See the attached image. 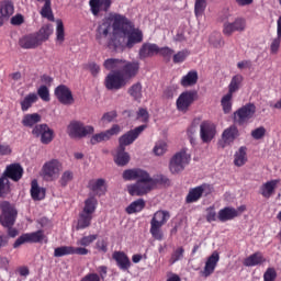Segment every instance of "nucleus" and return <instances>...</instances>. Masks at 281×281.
Returning a JSON list of instances; mask_svg holds the SVG:
<instances>
[{
  "instance_id": "obj_1",
  "label": "nucleus",
  "mask_w": 281,
  "mask_h": 281,
  "mask_svg": "<svg viewBox=\"0 0 281 281\" xmlns=\"http://www.w3.org/2000/svg\"><path fill=\"white\" fill-rule=\"evenodd\" d=\"M104 69L112 71L105 77V88L109 91H119L126 87L128 80H133L139 74V63L126 59L108 58L103 63Z\"/></svg>"
},
{
  "instance_id": "obj_2",
  "label": "nucleus",
  "mask_w": 281,
  "mask_h": 281,
  "mask_svg": "<svg viewBox=\"0 0 281 281\" xmlns=\"http://www.w3.org/2000/svg\"><path fill=\"white\" fill-rule=\"evenodd\" d=\"M122 177L124 181H136V183L127 186V192L131 196H144L148 171L139 168L126 169Z\"/></svg>"
},
{
  "instance_id": "obj_3",
  "label": "nucleus",
  "mask_w": 281,
  "mask_h": 281,
  "mask_svg": "<svg viewBox=\"0 0 281 281\" xmlns=\"http://www.w3.org/2000/svg\"><path fill=\"white\" fill-rule=\"evenodd\" d=\"M170 221V212L157 211L150 220L149 234L154 240H164V231L161 228Z\"/></svg>"
},
{
  "instance_id": "obj_4",
  "label": "nucleus",
  "mask_w": 281,
  "mask_h": 281,
  "mask_svg": "<svg viewBox=\"0 0 281 281\" xmlns=\"http://www.w3.org/2000/svg\"><path fill=\"white\" fill-rule=\"evenodd\" d=\"M0 225L2 227H14V223H16V217L19 216L16 207L8 201H2L0 202Z\"/></svg>"
},
{
  "instance_id": "obj_5",
  "label": "nucleus",
  "mask_w": 281,
  "mask_h": 281,
  "mask_svg": "<svg viewBox=\"0 0 281 281\" xmlns=\"http://www.w3.org/2000/svg\"><path fill=\"white\" fill-rule=\"evenodd\" d=\"M114 34H127L132 30L133 23L127 20L125 15L110 12L108 15Z\"/></svg>"
},
{
  "instance_id": "obj_6",
  "label": "nucleus",
  "mask_w": 281,
  "mask_h": 281,
  "mask_svg": "<svg viewBox=\"0 0 281 281\" xmlns=\"http://www.w3.org/2000/svg\"><path fill=\"white\" fill-rule=\"evenodd\" d=\"M190 155L186 149H181L176 153L169 162V170L172 175H179V172H183L186 170V166L190 164Z\"/></svg>"
},
{
  "instance_id": "obj_7",
  "label": "nucleus",
  "mask_w": 281,
  "mask_h": 281,
  "mask_svg": "<svg viewBox=\"0 0 281 281\" xmlns=\"http://www.w3.org/2000/svg\"><path fill=\"white\" fill-rule=\"evenodd\" d=\"M199 100V92L196 90L183 91L176 101V106L180 113H188L190 106Z\"/></svg>"
},
{
  "instance_id": "obj_8",
  "label": "nucleus",
  "mask_w": 281,
  "mask_h": 281,
  "mask_svg": "<svg viewBox=\"0 0 281 281\" xmlns=\"http://www.w3.org/2000/svg\"><path fill=\"white\" fill-rule=\"evenodd\" d=\"M63 164L58 159H50L42 167V177L45 181H56L60 175Z\"/></svg>"
},
{
  "instance_id": "obj_9",
  "label": "nucleus",
  "mask_w": 281,
  "mask_h": 281,
  "mask_svg": "<svg viewBox=\"0 0 281 281\" xmlns=\"http://www.w3.org/2000/svg\"><path fill=\"white\" fill-rule=\"evenodd\" d=\"M214 192V187L209 183H203L201 186L191 188L186 196V203H196L204 194V196H210Z\"/></svg>"
},
{
  "instance_id": "obj_10",
  "label": "nucleus",
  "mask_w": 281,
  "mask_h": 281,
  "mask_svg": "<svg viewBox=\"0 0 281 281\" xmlns=\"http://www.w3.org/2000/svg\"><path fill=\"white\" fill-rule=\"evenodd\" d=\"M254 115H256V105L254 103H247L234 113V122L238 126H245Z\"/></svg>"
},
{
  "instance_id": "obj_11",
  "label": "nucleus",
  "mask_w": 281,
  "mask_h": 281,
  "mask_svg": "<svg viewBox=\"0 0 281 281\" xmlns=\"http://www.w3.org/2000/svg\"><path fill=\"white\" fill-rule=\"evenodd\" d=\"M93 126H85L80 121H74L68 125V134L70 137H87V135H93Z\"/></svg>"
},
{
  "instance_id": "obj_12",
  "label": "nucleus",
  "mask_w": 281,
  "mask_h": 281,
  "mask_svg": "<svg viewBox=\"0 0 281 281\" xmlns=\"http://www.w3.org/2000/svg\"><path fill=\"white\" fill-rule=\"evenodd\" d=\"M32 135H34V137H41V142L44 145L54 142V130L49 128L47 124L35 125L32 130Z\"/></svg>"
},
{
  "instance_id": "obj_13",
  "label": "nucleus",
  "mask_w": 281,
  "mask_h": 281,
  "mask_svg": "<svg viewBox=\"0 0 281 281\" xmlns=\"http://www.w3.org/2000/svg\"><path fill=\"white\" fill-rule=\"evenodd\" d=\"M45 239V233L43 231H37L33 233L22 234L13 244V249H19L21 245H25V243H43Z\"/></svg>"
},
{
  "instance_id": "obj_14",
  "label": "nucleus",
  "mask_w": 281,
  "mask_h": 281,
  "mask_svg": "<svg viewBox=\"0 0 281 281\" xmlns=\"http://www.w3.org/2000/svg\"><path fill=\"white\" fill-rule=\"evenodd\" d=\"M216 137V124L211 121H203L200 124V138L203 144H210Z\"/></svg>"
},
{
  "instance_id": "obj_15",
  "label": "nucleus",
  "mask_w": 281,
  "mask_h": 281,
  "mask_svg": "<svg viewBox=\"0 0 281 281\" xmlns=\"http://www.w3.org/2000/svg\"><path fill=\"white\" fill-rule=\"evenodd\" d=\"M144 131H146V125H139L138 127L128 131L119 138V147L123 150L126 146H131V144H133V142L144 133Z\"/></svg>"
},
{
  "instance_id": "obj_16",
  "label": "nucleus",
  "mask_w": 281,
  "mask_h": 281,
  "mask_svg": "<svg viewBox=\"0 0 281 281\" xmlns=\"http://www.w3.org/2000/svg\"><path fill=\"white\" fill-rule=\"evenodd\" d=\"M111 32H113V24H111V19L105 15L95 30V41L102 45V40L108 38Z\"/></svg>"
},
{
  "instance_id": "obj_17",
  "label": "nucleus",
  "mask_w": 281,
  "mask_h": 281,
  "mask_svg": "<svg viewBox=\"0 0 281 281\" xmlns=\"http://www.w3.org/2000/svg\"><path fill=\"white\" fill-rule=\"evenodd\" d=\"M247 29V20L245 18H237L234 22L224 23L223 34L232 36L234 32H245Z\"/></svg>"
},
{
  "instance_id": "obj_18",
  "label": "nucleus",
  "mask_w": 281,
  "mask_h": 281,
  "mask_svg": "<svg viewBox=\"0 0 281 281\" xmlns=\"http://www.w3.org/2000/svg\"><path fill=\"white\" fill-rule=\"evenodd\" d=\"M55 95H56L58 102H60V104H64L66 106H69L71 104H74V102H75L74 94L71 93V90L69 89V87H67L65 85H59L55 89Z\"/></svg>"
},
{
  "instance_id": "obj_19",
  "label": "nucleus",
  "mask_w": 281,
  "mask_h": 281,
  "mask_svg": "<svg viewBox=\"0 0 281 281\" xmlns=\"http://www.w3.org/2000/svg\"><path fill=\"white\" fill-rule=\"evenodd\" d=\"M238 137H240L238 127L236 125H231L222 133V142H220L221 148H225L226 146L234 144Z\"/></svg>"
},
{
  "instance_id": "obj_20",
  "label": "nucleus",
  "mask_w": 281,
  "mask_h": 281,
  "mask_svg": "<svg viewBox=\"0 0 281 281\" xmlns=\"http://www.w3.org/2000/svg\"><path fill=\"white\" fill-rule=\"evenodd\" d=\"M120 131H122L120 125L114 124L110 130H106L105 132H101L99 134H94L91 137L90 143L95 146V144H100L101 142H109V139L113 137V135H120Z\"/></svg>"
},
{
  "instance_id": "obj_21",
  "label": "nucleus",
  "mask_w": 281,
  "mask_h": 281,
  "mask_svg": "<svg viewBox=\"0 0 281 281\" xmlns=\"http://www.w3.org/2000/svg\"><path fill=\"white\" fill-rule=\"evenodd\" d=\"M23 167L21 164H11L7 166L5 170L2 173V177L4 179H8L10 181H14L15 183L19 182L20 179H23Z\"/></svg>"
},
{
  "instance_id": "obj_22",
  "label": "nucleus",
  "mask_w": 281,
  "mask_h": 281,
  "mask_svg": "<svg viewBox=\"0 0 281 281\" xmlns=\"http://www.w3.org/2000/svg\"><path fill=\"white\" fill-rule=\"evenodd\" d=\"M90 12L93 16H99L100 12H109L113 1L111 0H89Z\"/></svg>"
},
{
  "instance_id": "obj_23",
  "label": "nucleus",
  "mask_w": 281,
  "mask_h": 281,
  "mask_svg": "<svg viewBox=\"0 0 281 281\" xmlns=\"http://www.w3.org/2000/svg\"><path fill=\"white\" fill-rule=\"evenodd\" d=\"M167 183H170V180L166 176L158 175L153 178L150 177V173H147V179L145 182V194H148V192L155 190L157 186H167Z\"/></svg>"
},
{
  "instance_id": "obj_24",
  "label": "nucleus",
  "mask_w": 281,
  "mask_h": 281,
  "mask_svg": "<svg viewBox=\"0 0 281 281\" xmlns=\"http://www.w3.org/2000/svg\"><path fill=\"white\" fill-rule=\"evenodd\" d=\"M218 260H221V255H218V251H213L212 255L206 259L204 269L201 271V276H203V278H210V276H212V273H214L216 270Z\"/></svg>"
},
{
  "instance_id": "obj_25",
  "label": "nucleus",
  "mask_w": 281,
  "mask_h": 281,
  "mask_svg": "<svg viewBox=\"0 0 281 281\" xmlns=\"http://www.w3.org/2000/svg\"><path fill=\"white\" fill-rule=\"evenodd\" d=\"M127 36L126 47L127 49H133L135 45L144 41V33L139 29H127V33H123Z\"/></svg>"
},
{
  "instance_id": "obj_26",
  "label": "nucleus",
  "mask_w": 281,
  "mask_h": 281,
  "mask_svg": "<svg viewBox=\"0 0 281 281\" xmlns=\"http://www.w3.org/2000/svg\"><path fill=\"white\" fill-rule=\"evenodd\" d=\"M112 258L115 260L116 267H119L121 271H128L131 269V259L126 252L116 250L112 254Z\"/></svg>"
},
{
  "instance_id": "obj_27",
  "label": "nucleus",
  "mask_w": 281,
  "mask_h": 281,
  "mask_svg": "<svg viewBox=\"0 0 281 281\" xmlns=\"http://www.w3.org/2000/svg\"><path fill=\"white\" fill-rule=\"evenodd\" d=\"M88 189L97 196H103V194H106V180L102 178L91 179L88 182Z\"/></svg>"
},
{
  "instance_id": "obj_28",
  "label": "nucleus",
  "mask_w": 281,
  "mask_h": 281,
  "mask_svg": "<svg viewBox=\"0 0 281 281\" xmlns=\"http://www.w3.org/2000/svg\"><path fill=\"white\" fill-rule=\"evenodd\" d=\"M240 213L238 210L234 209L233 206H226L221 209L217 213V218L221 223H227V221H234V218H238Z\"/></svg>"
},
{
  "instance_id": "obj_29",
  "label": "nucleus",
  "mask_w": 281,
  "mask_h": 281,
  "mask_svg": "<svg viewBox=\"0 0 281 281\" xmlns=\"http://www.w3.org/2000/svg\"><path fill=\"white\" fill-rule=\"evenodd\" d=\"M157 54H159V46L151 43H144L138 52L140 60H144L145 58H153V56Z\"/></svg>"
},
{
  "instance_id": "obj_30",
  "label": "nucleus",
  "mask_w": 281,
  "mask_h": 281,
  "mask_svg": "<svg viewBox=\"0 0 281 281\" xmlns=\"http://www.w3.org/2000/svg\"><path fill=\"white\" fill-rule=\"evenodd\" d=\"M19 45L22 49H36L41 45V42L36 34H29L20 38Z\"/></svg>"
},
{
  "instance_id": "obj_31",
  "label": "nucleus",
  "mask_w": 281,
  "mask_h": 281,
  "mask_svg": "<svg viewBox=\"0 0 281 281\" xmlns=\"http://www.w3.org/2000/svg\"><path fill=\"white\" fill-rule=\"evenodd\" d=\"M265 262H267V259L265 258L262 252L257 251L245 258L243 265L244 267H258L260 265H265Z\"/></svg>"
},
{
  "instance_id": "obj_32",
  "label": "nucleus",
  "mask_w": 281,
  "mask_h": 281,
  "mask_svg": "<svg viewBox=\"0 0 281 281\" xmlns=\"http://www.w3.org/2000/svg\"><path fill=\"white\" fill-rule=\"evenodd\" d=\"M280 183V180H270L266 183H263L260 187V194L263 196V199H271L273 195V192H276V188H278V184Z\"/></svg>"
},
{
  "instance_id": "obj_33",
  "label": "nucleus",
  "mask_w": 281,
  "mask_h": 281,
  "mask_svg": "<svg viewBox=\"0 0 281 281\" xmlns=\"http://www.w3.org/2000/svg\"><path fill=\"white\" fill-rule=\"evenodd\" d=\"M247 161V146H241L238 148V150L235 151L233 164L237 168H243Z\"/></svg>"
},
{
  "instance_id": "obj_34",
  "label": "nucleus",
  "mask_w": 281,
  "mask_h": 281,
  "mask_svg": "<svg viewBox=\"0 0 281 281\" xmlns=\"http://www.w3.org/2000/svg\"><path fill=\"white\" fill-rule=\"evenodd\" d=\"M36 102H38V94L34 92L29 93L22 101H20L21 111L23 113L30 111Z\"/></svg>"
},
{
  "instance_id": "obj_35",
  "label": "nucleus",
  "mask_w": 281,
  "mask_h": 281,
  "mask_svg": "<svg viewBox=\"0 0 281 281\" xmlns=\"http://www.w3.org/2000/svg\"><path fill=\"white\" fill-rule=\"evenodd\" d=\"M196 82H199V72L196 70H190L180 80L181 87H194Z\"/></svg>"
},
{
  "instance_id": "obj_36",
  "label": "nucleus",
  "mask_w": 281,
  "mask_h": 281,
  "mask_svg": "<svg viewBox=\"0 0 281 281\" xmlns=\"http://www.w3.org/2000/svg\"><path fill=\"white\" fill-rule=\"evenodd\" d=\"M281 44V15L277 21V37L272 40L270 45V54H278Z\"/></svg>"
},
{
  "instance_id": "obj_37",
  "label": "nucleus",
  "mask_w": 281,
  "mask_h": 281,
  "mask_svg": "<svg viewBox=\"0 0 281 281\" xmlns=\"http://www.w3.org/2000/svg\"><path fill=\"white\" fill-rule=\"evenodd\" d=\"M31 196L33 201H43L45 199V188L38 187V181L31 182Z\"/></svg>"
},
{
  "instance_id": "obj_38",
  "label": "nucleus",
  "mask_w": 281,
  "mask_h": 281,
  "mask_svg": "<svg viewBox=\"0 0 281 281\" xmlns=\"http://www.w3.org/2000/svg\"><path fill=\"white\" fill-rule=\"evenodd\" d=\"M0 14L10 19L14 14V2L12 0L0 1Z\"/></svg>"
},
{
  "instance_id": "obj_39",
  "label": "nucleus",
  "mask_w": 281,
  "mask_h": 281,
  "mask_svg": "<svg viewBox=\"0 0 281 281\" xmlns=\"http://www.w3.org/2000/svg\"><path fill=\"white\" fill-rule=\"evenodd\" d=\"M91 221H93V215L81 212L79 214V218L76 226L77 232L80 229H87V227H91Z\"/></svg>"
},
{
  "instance_id": "obj_40",
  "label": "nucleus",
  "mask_w": 281,
  "mask_h": 281,
  "mask_svg": "<svg viewBox=\"0 0 281 281\" xmlns=\"http://www.w3.org/2000/svg\"><path fill=\"white\" fill-rule=\"evenodd\" d=\"M125 150L126 148H117L116 155L114 157V162L116 164V166H126L128 161H131V155H128V153H126Z\"/></svg>"
},
{
  "instance_id": "obj_41",
  "label": "nucleus",
  "mask_w": 281,
  "mask_h": 281,
  "mask_svg": "<svg viewBox=\"0 0 281 281\" xmlns=\"http://www.w3.org/2000/svg\"><path fill=\"white\" fill-rule=\"evenodd\" d=\"M52 34H54V29L49 24L43 25L40 29V31L37 33H35V35L37 36L41 45H43V43H45V41H48L49 36H52Z\"/></svg>"
},
{
  "instance_id": "obj_42",
  "label": "nucleus",
  "mask_w": 281,
  "mask_h": 281,
  "mask_svg": "<svg viewBox=\"0 0 281 281\" xmlns=\"http://www.w3.org/2000/svg\"><path fill=\"white\" fill-rule=\"evenodd\" d=\"M42 120L41 114L38 113H32V114H25L22 119V124L26 128H32V126H36Z\"/></svg>"
},
{
  "instance_id": "obj_43",
  "label": "nucleus",
  "mask_w": 281,
  "mask_h": 281,
  "mask_svg": "<svg viewBox=\"0 0 281 281\" xmlns=\"http://www.w3.org/2000/svg\"><path fill=\"white\" fill-rule=\"evenodd\" d=\"M95 210H98V199H95V196H89L86 199L82 212L93 216Z\"/></svg>"
},
{
  "instance_id": "obj_44",
  "label": "nucleus",
  "mask_w": 281,
  "mask_h": 281,
  "mask_svg": "<svg viewBox=\"0 0 281 281\" xmlns=\"http://www.w3.org/2000/svg\"><path fill=\"white\" fill-rule=\"evenodd\" d=\"M146 207V201L144 199H138L132 202L126 209L125 212L127 214H137V212H142Z\"/></svg>"
},
{
  "instance_id": "obj_45",
  "label": "nucleus",
  "mask_w": 281,
  "mask_h": 281,
  "mask_svg": "<svg viewBox=\"0 0 281 281\" xmlns=\"http://www.w3.org/2000/svg\"><path fill=\"white\" fill-rule=\"evenodd\" d=\"M243 75H235L229 85H228V94L234 95V93H236V91H238V89H240V85H243Z\"/></svg>"
},
{
  "instance_id": "obj_46",
  "label": "nucleus",
  "mask_w": 281,
  "mask_h": 281,
  "mask_svg": "<svg viewBox=\"0 0 281 281\" xmlns=\"http://www.w3.org/2000/svg\"><path fill=\"white\" fill-rule=\"evenodd\" d=\"M12 192L10 187V180L3 176L0 177V199H5L8 194Z\"/></svg>"
},
{
  "instance_id": "obj_47",
  "label": "nucleus",
  "mask_w": 281,
  "mask_h": 281,
  "mask_svg": "<svg viewBox=\"0 0 281 281\" xmlns=\"http://www.w3.org/2000/svg\"><path fill=\"white\" fill-rule=\"evenodd\" d=\"M127 93L133 98V100L139 101L142 100V82H136L131 86L127 90Z\"/></svg>"
},
{
  "instance_id": "obj_48",
  "label": "nucleus",
  "mask_w": 281,
  "mask_h": 281,
  "mask_svg": "<svg viewBox=\"0 0 281 281\" xmlns=\"http://www.w3.org/2000/svg\"><path fill=\"white\" fill-rule=\"evenodd\" d=\"M41 16L54 21V12L52 11V0H45V3L41 10Z\"/></svg>"
},
{
  "instance_id": "obj_49",
  "label": "nucleus",
  "mask_w": 281,
  "mask_h": 281,
  "mask_svg": "<svg viewBox=\"0 0 281 281\" xmlns=\"http://www.w3.org/2000/svg\"><path fill=\"white\" fill-rule=\"evenodd\" d=\"M205 8H207V0H195L194 14L196 19L203 16V14L205 13Z\"/></svg>"
},
{
  "instance_id": "obj_50",
  "label": "nucleus",
  "mask_w": 281,
  "mask_h": 281,
  "mask_svg": "<svg viewBox=\"0 0 281 281\" xmlns=\"http://www.w3.org/2000/svg\"><path fill=\"white\" fill-rule=\"evenodd\" d=\"M234 98L233 94L226 93L222 100H221V104L223 108V112L227 115L229 113H232V99Z\"/></svg>"
},
{
  "instance_id": "obj_51",
  "label": "nucleus",
  "mask_w": 281,
  "mask_h": 281,
  "mask_svg": "<svg viewBox=\"0 0 281 281\" xmlns=\"http://www.w3.org/2000/svg\"><path fill=\"white\" fill-rule=\"evenodd\" d=\"M183 254H186V249L182 246L176 248L171 254L169 265H175L179 262V260H183Z\"/></svg>"
},
{
  "instance_id": "obj_52",
  "label": "nucleus",
  "mask_w": 281,
  "mask_h": 281,
  "mask_svg": "<svg viewBox=\"0 0 281 281\" xmlns=\"http://www.w3.org/2000/svg\"><path fill=\"white\" fill-rule=\"evenodd\" d=\"M71 181H74V171L66 170L61 173V177L59 179V186H61V188H67V186H69Z\"/></svg>"
},
{
  "instance_id": "obj_53",
  "label": "nucleus",
  "mask_w": 281,
  "mask_h": 281,
  "mask_svg": "<svg viewBox=\"0 0 281 281\" xmlns=\"http://www.w3.org/2000/svg\"><path fill=\"white\" fill-rule=\"evenodd\" d=\"M72 246H61L54 250L55 258H63V256H72Z\"/></svg>"
},
{
  "instance_id": "obj_54",
  "label": "nucleus",
  "mask_w": 281,
  "mask_h": 281,
  "mask_svg": "<svg viewBox=\"0 0 281 281\" xmlns=\"http://www.w3.org/2000/svg\"><path fill=\"white\" fill-rule=\"evenodd\" d=\"M188 56H190V50L182 49L173 55L172 60H173L175 65H180L181 63H186V59L188 58Z\"/></svg>"
},
{
  "instance_id": "obj_55",
  "label": "nucleus",
  "mask_w": 281,
  "mask_h": 281,
  "mask_svg": "<svg viewBox=\"0 0 281 281\" xmlns=\"http://www.w3.org/2000/svg\"><path fill=\"white\" fill-rule=\"evenodd\" d=\"M56 41H58V43H65V24L63 20H57Z\"/></svg>"
},
{
  "instance_id": "obj_56",
  "label": "nucleus",
  "mask_w": 281,
  "mask_h": 281,
  "mask_svg": "<svg viewBox=\"0 0 281 281\" xmlns=\"http://www.w3.org/2000/svg\"><path fill=\"white\" fill-rule=\"evenodd\" d=\"M108 47H109V49H112L113 52H120V49H124L122 42H120V40H117V37L115 35H113L108 41Z\"/></svg>"
},
{
  "instance_id": "obj_57",
  "label": "nucleus",
  "mask_w": 281,
  "mask_h": 281,
  "mask_svg": "<svg viewBox=\"0 0 281 281\" xmlns=\"http://www.w3.org/2000/svg\"><path fill=\"white\" fill-rule=\"evenodd\" d=\"M94 240H98V235H88L77 240L80 247H89Z\"/></svg>"
},
{
  "instance_id": "obj_58",
  "label": "nucleus",
  "mask_w": 281,
  "mask_h": 281,
  "mask_svg": "<svg viewBox=\"0 0 281 281\" xmlns=\"http://www.w3.org/2000/svg\"><path fill=\"white\" fill-rule=\"evenodd\" d=\"M166 150H168V145L165 142H158L154 147V155L161 157V155H165Z\"/></svg>"
},
{
  "instance_id": "obj_59",
  "label": "nucleus",
  "mask_w": 281,
  "mask_h": 281,
  "mask_svg": "<svg viewBox=\"0 0 281 281\" xmlns=\"http://www.w3.org/2000/svg\"><path fill=\"white\" fill-rule=\"evenodd\" d=\"M37 95L43 100V102H49V88H47V86H41L37 89Z\"/></svg>"
},
{
  "instance_id": "obj_60",
  "label": "nucleus",
  "mask_w": 281,
  "mask_h": 281,
  "mask_svg": "<svg viewBox=\"0 0 281 281\" xmlns=\"http://www.w3.org/2000/svg\"><path fill=\"white\" fill-rule=\"evenodd\" d=\"M158 54H160L162 58L167 60V63H170V59L172 58V54H175V50L168 46L161 48L159 47Z\"/></svg>"
},
{
  "instance_id": "obj_61",
  "label": "nucleus",
  "mask_w": 281,
  "mask_h": 281,
  "mask_svg": "<svg viewBox=\"0 0 281 281\" xmlns=\"http://www.w3.org/2000/svg\"><path fill=\"white\" fill-rule=\"evenodd\" d=\"M278 278V272L276 268H267L263 273V281H276Z\"/></svg>"
},
{
  "instance_id": "obj_62",
  "label": "nucleus",
  "mask_w": 281,
  "mask_h": 281,
  "mask_svg": "<svg viewBox=\"0 0 281 281\" xmlns=\"http://www.w3.org/2000/svg\"><path fill=\"white\" fill-rule=\"evenodd\" d=\"M137 120H140V122L147 124L148 120H150V114L148 113V110L139 108L137 111Z\"/></svg>"
},
{
  "instance_id": "obj_63",
  "label": "nucleus",
  "mask_w": 281,
  "mask_h": 281,
  "mask_svg": "<svg viewBox=\"0 0 281 281\" xmlns=\"http://www.w3.org/2000/svg\"><path fill=\"white\" fill-rule=\"evenodd\" d=\"M266 134H267V130L260 126L251 132V137L254 139H262V137H265Z\"/></svg>"
},
{
  "instance_id": "obj_64",
  "label": "nucleus",
  "mask_w": 281,
  "mask_h": 281,
  "mask_svg": "<svg viewBox=\"0 0 281 281\" xmlns=\"http://www.w3.org/2000/svg\"><path fill=\"white\" fill-rule=\"evenodd\" d=\"M86 67L90 70L92 76H98L100 74V65L95 64V61L88 63Z\"/></svg>"
}]
</instances>
